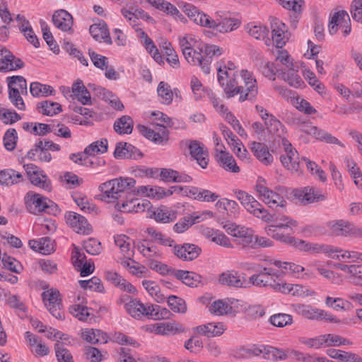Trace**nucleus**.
Segmentation results:
<instances>
[{
	"mask_svg": "<svg viewBox=\"0 0 362 362\" xmlns=\"http://www.w3.org/2000/svg\"><path fill=\"white\" fill-rule=\"evenodd\" d=\"M135 184L136 181L133 178L119 177L101 184L99 189L103 193V198L108 199V202L119 201L128 198V196L146 194L147 187H136Z\"/></svg>",
	"mask_w": 362,
	"mask_h": 362,
	"instance_id": "nucleus-1",
	"label": "nucleus"
},
{
	"mask_svg": "<svg viewBox=\"0 0 362 362\" xmlns=\"http://www.w3.org/2000/svg\"><path fill=\"white\" fill-rule=\"evenodd\" d=\"M202 215H189L181 218L177 223L174 225V231L177 233H181L187 230L193 224L199 223L203 220Z\"/></svg>",
	"mask_w": 362,
	"mask_h": 362,
	"instance_id": "nucleus-38",
	"label": "nucleus"
},
{
	"mask_svg": "<svg viewBox=\"0 0 362 362\" xmlns=\"http://www.w3.org/2000/svg\"><path fill=\"white\" fill-rule=\"evenodd\" d=\"M30 92L34 97L47 96L54 94L55 90L49 85H43L39 82H33L30 85Z\"/></svg>",
	"mask_w": 362,
	"mask_h": 362,
	"instance_id": "nucleus-46",
	"label": "nucleus"
},
{
	"mask_svg": "<svg viewBox=\"0 0 362 362\" xmlns=\"http://www.w3.org/2000/svg\"><path fill=\"white\" fill-rule=\"evenodd\" d=\"M317 139L322 141H325L328 144H337L341 147H344V145L339 141L337 138L333 136L331 134L315 127V134H313Z\"/></svg>",
	"mask_w": 362,
	"mask_h": 362,
	"instance_id": "nucleus-61",
	"label": "nucleus"
},
{
	"mask_svg": "<svg viewBox=\"0 0 362 362\" xmlns=\"http://www.w3.org/2000/svg\"><path fill=\"white\" fill-rule=\"evenodd\" d=\"M264 125L267 132L275 137H279L282 139L284 129L282 124L279 120L276 119L274 116H271L267 120L264 122Z\"/></svg>",
	"mask_w": 362,
	"mask_h": 362,
	"instance_id": "nucleus-43",
	"label": "nucleus"
},
{
	"mask_svg": "<svg viewBox=\"0 0 362 362\" xmlns=\"http://www.w3.org/2000/svg\"><path fill=\"white\" fill-rule=\"evenodd\" d=\"M0 119L5 124H13L21 120V117L14 110L0 108Z\"/></svg>",
	"mask_w": 362,
	"mask_h": 362,
	"instance_id": "nucleus-60",
	"label": "nucleus"
},
{
	"mask_svg": "<svg viewBox=\"0 0 362 362\" xmlns=\"http://www.w3.org/2000/svg\"><path fill=\"white\" fill-rule=\"evenodd\" d=\"M295 197L301 201L304 204L313 203L325 199V197L313 187H306L302 189H298L294 193Z\"/></svg>",
	"mask_w": 362,
	"mask_h": 362,
	"instance_id": "nucleus-24",
	"label": "nucleus"
},
{
	"mask_svg": "<svg viewBox=\"0 0 362 362\" xmlns=\"http://www.w3.org/2000/svg\"><path fill=\"white\" fill-rule=\"evenodd\" d=\"M25 205L28 211L33 214L44 212L47 214L57 215L59 212L58 206L52 200L40 194L31 192H28L25 197Z\"/></svg>",
	"mask_w": 362,
	"mask_h": 362,
	"instance_id": "nucleus-3",
	"label": "nucleus"
},
{
	"mask_svg": "<svg viewBox=\"0 0 362 362\" xmlns=\"http://www.w3.org/2000/svg\"><path fill=\"white\" fill-rule=\"evenodd\" d=\"M240 24V21L237 18L226 17L218 21L212 19V23H210L209 28H213L219 33H226L238 29Z\"/></svg>",
	"mask_w": 362,
	"mask_h": 362,
	"instance_id": "nucleus-22",
	"label": "nucleus"
},
{
	"mask_svg": "<svg viewBox=\"0 0 362 362\" xmlns=\"http://www.w3.org/2000/svg\"><path fill=\"white\" fill-rule=\"evenodd\" d=\"M220 284L235 288H250V283L236 271H227L219 276Z\"/></svg>",
	"mask_w": 362,
	"mask_h": 362,
	"instance_id": "nucleus-18",
	"label": "nucleus"
},
{
	"mask_svg": "<svg viewBox=\"0 0 362 362\" xmlns=\"http://www.w3.org/2000/svg\"><path fill=\"white\" fill-rule=\"evenodd\" d=\"M135 195H132V197H129L128 198L121 199L117 202V209L124 213H130V212H136L138 213L139 207L137 206V199L134 198Z\"/></svg>",
	"mask_w": 362,
	"mask_h": 362,
	"instance_id": "nucleus-45",
	"label": "nucleus"
},
{
	"mask_svg": "<svg viewBox=\"0 0 362 362\" xmlns=\"http://www.w3.org/2000/svg\"><path fill=\"white\" fill-rule=\"evenodd\" d=\"M184 57L189 64L199 66L204 74H209L210 66H207L208 61L204 57L203 45L187 49Z\"/></svg>",
	"mask_w": 362,
	"mask_h": 362,
	"instance_id": "nucleus-15",
	"label": "nucleus"
},
{
	"mask_svg": "<svg viewBox=\"0 0 362 362\" xmlns=\"http://www.w3.org/2000/svg\"><path fill=\"white\" fill-rule=\"evenodd\" d=\"M271 216L273 220L270 222L274 223L265 228L267 234L279 241L281 236H291L290 234L293 233L292 228L297 226V221L284 215L273 214Z\"/></svg>",
	"mask_w": 362,
	"mask_h": 362,
	"instance_id": "nucleus-4",
	"label": "nucleus"
},
{
	"mask_svg": "<svg viewBox=\"0 0 362 362\" xmlns=\"http://www.w3.org/2000/svg\"><path fill=\"white\" fill-rule=\"evenodd\" d=\"M168 303L170 309L175 313H185L187 311L185 301L175 296H170L168 298Z\"/></svg>",
	"mask_w": 362,
	"mask_h": 362,
	"instance_id": "nucleus-62",
	"label": "nucleus"
},
{
	"mask_svg": "<svg viewBox=\"0 0 362 362\" xmlns=\"http://www.w3.org/2000/svg\"><path fill=\"white\" fill-rule=\"evenodd\" d=\"M64 217L66 223L77 233L88 235L92 232V227L84 216L69 211Z\"/></svg>",
	"mask_w": 362,
	"mask_h": 362,
	"instance_id": "nucleus-14",
	"label": "nucleus"
},
{
	"mask_svg": "<svg viewBox=\"0 0 362 362\" xmlns=\"http://www.w3.org/2000/svg\"><path fill=\"white\" fill-rule=\"evenodd\" d=\"M251 150L256 158L263 164L270 165L273 162V156L264 144L253 141L251 144Z\"/></svg>",
	"mask_w": 362,
	"mask_h": 362,
	"instance_id": "nucleus-31",
	"label": "nucleus"
},
{
	"mask_svg": "<svg viewBox=\"0 0 362 362\" xmlns=\"http://www.w3.org/2000/svg\"><path fill=\"white\" fill-rule=\"evenodd\" d=\"M247 356H260L267 360L275 361L284 359L286 355L280 349L270 346L253 345L251 348L245 350Z\"/></svg>",
	"mask_w": 362,
	"mask_h": 362,
	"instance_id": "nucleus-13",
	"label": "nucleus"
},
{
	"mask_svg": "<svg viewBox=\"0 0 362 362\" xmlns=\"http://www.w3.org/2000/svg\"><path fill=\"white\" fill-rule=\"evenodd\" d=\"M209 311L216 315H228L232 313L233 308L226 301L218 300L210 305Z\"/></svg>",
	"mask_w": 362,
	"mask_h": 362,
	"instance_id": "nucleus-49",
	"label": "nucleus"
},
{
	"mask_svg": "<svg viewBox=\"0 0 362 362\" xmlns=\"http://www.w3.org/2000/svg\"><path fill=\"white\" fill-rule=\"evenodd\" d=\"M129 239V238L126 235H118L115 238V242L116 245L120 248L124 257L131 259V257H133L134 252L130 250V244L127 242Z\"/></svg>",
	"mask_w": 362,
	"mask_h": 362,
	"instance_id": "nucleus-56",
	"label": "nucleus"
},
{
	"mask_svg": "<svg viewBox=\"0 0 362 362\" xmlns=\"http://www.w3.org/2000/svg\"><path fill=\"white\" fill-rule=\"evenodd\" d=\"M113 154L117 159H136L143 156L137 148L127 142L117 143Z\"/></svg>",
	"mask_w": 362,
	"mask_h": 362,
	"instance_id": "nucleus-19",
	"label": "nucleus"
},
{
	"mask_svg": "<svg viewBox=\"0 0 362 362\" xmlns=\"http://www.w3.org/2000/svg\"><path fill=\"white\" fill-rule=\"evenodd\" d=\"M89 32L95 40L101 41L103 40L108 44L112 43L110 33L105 22L91 25L89 28Z\"/></svg>",
	"mask_w": 362,
	"mask_h": 362,
	"instance_id": "nucleus-32",
	"label": "nucleus"
},
{
	"mask_svg": "<svg viewBox=\"0 0 362 362\" xmlns=\"http://www.w3.org/2000/svg\"><path fill=\"white\" fill-rule=\"evenodd\" d=\"M42 300L49 313L57 319L64 318L62 299L59 291L51 288L42 293Z\"/></svg>",
	"mask_w": 362,
	"mask_h": 362,
	"instance_id": "nucleus-10",
	"label": "nucleus"
},
{
	"mask_svg": "<svg viewBox=\"0 0 362 362\" xmlns=\"http://www.w3.org/2000/svg\"><path fill=\"white\" fill-rule=\"evenodd\" d=\"M127 311L134 318H141L143 316L150 317L151 305L144 304L136 299L131 300L125 304Z\"/></svg>",
	"mask_w": 362,
	"mask_h": 362,
	"instance_id": "nucleus-26",
	"label": "nucleus"
},
{
	"mask_svg": "<svg viewBox=\"0 0 362 362\" xmlns=\"http://www.w3.org/2000/svg\"><path fill=\"white\" fill-rule=\"evenodd\" d=\"M18 136L17 132L13 128L8 129L4 136V146L8 151H13L15 149L17 144Z\"/></svg>",
	"mask_w": 362,
	"mask_h": 362,
	"instance_id": "nucleus-58",
	"label": "nucleus"
},
{
	"mask_svg": "<svg viewBox=\"0 0 362 362\" xmlns=\"http://www.w3.org/2000/svg\"><path fill=\"white\" fill-rule=\"evenodd\" d=\"M235 194L245 209L255 217L267 223L273 220L271 214L252 195L243 190L235 191Z\"/></svg>",
	"mask_w": 362,
	"mask_h": 362,
	"instance_id": "nucleus-5",
	"label": "nucleus"
},
{
	"mask_svg": "<svg viewBox=\"0 0 362 362\" xmlns=\"http://www.w3.org/2000/svg\"><path fill=\"white\" fill-rule=\"evenodd\" d=\"M40 25L42 31L43 38L46 41L47 44L49 45L50 49L55 54H58L59 52V47L58 45L56 43L54 40L53 35L48 27L47 24L43 21H40Z\"/></svg>",
	"mask_w": 362,
	"mask_h": 362,
	"instance_id": "nucleus-52",
	"label": "nucleus"
},
{
	"mask_svg": "<svg viewBox=\"0 0 362 362\" xmlns=\"http://www.w3.org/2000/svg\"><path fill=\"white\" fill-rule=\"evenodd\" d=\"M327 226L330 232L337 236H348L350 230V223L344 220H334L329 221Z\"/></svg>",
	"mask_w": 362,
	"mask_h": 362,
	"instance_id": "nucleus-37",
	"label": "nucleus"
},
{
	"mask_svg": "<svg viewBox=\"0 0 362 362\" xmlns=\"http://www.w3.org/2000/svg\"><path fill=\"white\" fill-rule=\"evenodd\" d=\"M194 329L199 334L204 335L207 337H214L222 334L226 328L224 325L222 323L212 322L197 326L194 327Z\"/></svg>",
	"mask_w": 362,
	"mask_h": 362,
	"instance_id": "nucleus-29",
	"label": "nucleus"
},
{
	"mask_svg": "<svg viewBox=\"0 0 362 362\" xmlns=\"http://www.w3.org/2000/svg\"><path fill=\"white\" fill-rule=\"evenodd\" d=\"M216 158L218 162L225 170L233 173L240 171V168L237 165L235 158L229 152H221V154Z\"/></svg>",
	"mask_w": 362,
	"mask_h": 362,
	"instance_id": "nucleus-41",
	"label": "nucleus"
},
{
	"mask_svg": "<svg viewBox=\"0 0 362 362\" xmlns=\"http://www.w3.org/2000/svg\"><path fill=\"white\" fill-rule=\"evenodd\" d=\"M27 158L33 160H40L41 162H49L52 160V156L48 151L42 148H39L35 145L27 153Z\"/></svg>",
	"mask_w": 362,
	"mask_h": 362,
	"instance_id": "nucleus-51",
	"label": "nucleus"
},
{
	"mask_svg": "<svg viewBox=\"0 0 362 362\" xmlns=\"http://www.w3.org/2000/svg\"><path fill=\"white\" fill-rule=\"evenodd\" d=\"M160 175L162 180L165 182H189L192 180L188 175L180 174L176 170L167 168H163Z\"/></svg>",
	"mask_w": 362,
	"mask_h": 362,
	"instance_id": "nucleus-34",
	"label": "nucleus"
},
{
	"mask_svg": "<svg viewBox=\"0 0 362 362\" xmlns=\"http://www.w3.org/2000/svg\"><path fill=\"white\" fill-rule=\"evenodd\" d=\"M256 189L259 199L269 208L274 209L279 207L285 209L286 207V201L279 194L269 189L265 185L264 180H258L256 185Z\"/></svg>",
	"mask_w": 362,
	"mask_h": 362,
	"instance_id": "nucleus-7",
	"label": "nucleus"
},
{
	"mask_svg": "<svg viewBox=\"0 0 362 362\" xmlns=\"http://www.w3.org/2000/svg\"><path fill=\"white\" fill-rule=\"evenodd\" d=\"M226 232L233 236L237 244L243 247H250L252 248L254 235L250 228L235 224H228L224 226Z\"/></svg>",
	"mask_w": 362,
	"mask_h": 362,
	"instance_id": "nucleus-11",
	"label": "nucleus"
},
{
	"mask_svg": "<svg viewBox=\"0 0 362 362\" xmlns=\"http://www.w3.org/2000/svg\"><path fill=\"white\" fill-rule=\"evenodd\" d=\"M79 284L84 289H90L100 293L104 292L105 290L101 280L97 276H93L89 280H81Z\"/></svg>",
	"mask_w": 362,
	"mask_h": 362,
	"instance_id": "nucleus-59",
	"label": "nucleus"
},
{
	"mask_svg": "<svg viewBox=\"0 0 362 362\" xmlns=\"http://www.w3.org/2000/svg\"><path fill=\"white\" fill-rule=\"evenodd\" d=\"M346 18L348 19L349 22H350L349 15L346 11H339L334 13V14L331 17V20L328 25L329 33L331 35H334L337 32L338 26H345V24L347 23Z\"/></svg>",
	"mask_w": 362,
	"mask_h": 362,
	"instance_id": "nucleus-36",
	"label": "nucleus"
},
{
	"mask_svg": "<svg viewBox=\"0 0 362 362\" xmlns=\"http://www.w3.org/2000/svg\"><path fill=\"white\" fill-rule=\"evenodd\" d=\"M108 142L106 139H102L91 143L85 148L83 153L88 156H93L96 153H104L107 151Z\"/></svg>",
	"mask_w": 362,
	"mask_h": 362,
	"instance_id": "nucleus-44",
	"label": "nucleus"
},
{
	"mask_svg": "<svg viewBox=\"0 0 362 362\" xmlns=\"http://www.w3.org/2000/svg\"><path fill=\"white\" fill-rule=\"evenodd\" d=\"M158 222L168 223L174 221L176 218L175 212L170 211L166 207L157 208L151 215Z\"/></svg>",
	"mask_w": 362,
	"mask_h": 362,
	"instance_id": "nucleus-47",
	"label": "nucleus"
},
{
	"mask_svg": "<svg viewBox=\"0 0 362 362\" xmlns=\"http://www.w3.org/2000/svg\"><path fill=\"white\" fill-rule=\"evenodd\" d=\"M189 153L197 163L202 168H206L209 163V154L205 146L198 141H192L189 145Z\"/></svg>",
	"mask_w": 362,
	"mask_h": 362,
	"instance_id": "nucleus-20",
	"label": "nucleus"
},
{
	"mask_svg": "<svg viewBox=\"0 0 362 362\" xmlns=\"http://www.w3.org/2000/svg\"><path fill=\"white\" fill-rule=\"evenodd\" d=\"M174 255L182 261H192L197 258L201 252V248L194 244L184 243L173 246Z\"/></svg>",
	"mask_w": 362,
	"mask_h": 362,
	"instance_id": "nucleus-17",
	"label": "nucleus"
},
{
	"mask_svg": "<svg viewBox=\"0 0 362 362\" xmlns=\"http://www.w3.org/2000/svg\"><path fill=\"white\" fill-rule=\"evenodd\" d=\"M16 83L12 81L9 86V91H8V98L11 103L19 110H25V105L21 97V93H19V91L15 86Z\"/></svg>",
	"mask_w": 362,
	"mask_h": 362,
	"instance_id": "nucleus-50",
	"label": "nucleus"
},
{
	"mask_svg": "<svg viewBox=\"0 0 362 362\" xmlns=\"http://www.w3.org/2000/svg\"><path fill=\"white\" fill-rule=\"evenodd\" d=\"M23 168L31 183L47 191L51 190V182L44 172L34 164L24 165Z\"/></svg>",
	"mask_w": 362,
	"mask_h": 362,
	"instance_id": "nucleus-12",
	"label": "nucleus"
},
{
	"mask_svg": "<svg viewBox=\"0 0 362 362\" xmlns=\"http://www.w3.org/2000/svg\"><path fill=\"white\" fill-rule=\"evenodd\" d=\"M185 8L186 14L196 24L209 28L210 23H212L211 18L209 16L199 11V9L195 6L187 4L185 6Z\"/></svg>",
	"mask_w": 362,
	"mask_h": 362,
	"instance_id": "nucleus-27",
	"label": "nucleus"
},
{
	"mask_svg": "<svg viewBox=\"0 0 362 362\" xmlns=\"http://www.w3.org/2000/svg\"><path fill=\"white\" fill-rule=\"evenodd\" d=\"M269 322L272 325L279 327H283L293 322V317L291 315L278 313L271 316Z\"/></svg>",
	"mask_w": 362,
	"mask_h": 362,
	"instance_id": "nucleus-63",
	"label": "nucleus"
},
{
	"mask_svg": "<svg viewBox=\"0 0 362 362\" xmlns=\"http://www.w3.org/2000/svg\"><path fill=\"white\" fill-rule=\"evenodd\" d=\"M133 119L128 115H123L117 119L113 126L115 131L119 134H131L133 130Z\"/></svg>",
	"mask_w": 362,
	"mask_h": 362,
	"instance_id": "nucleus-39",
	"label": "nucleus"
},
{
	"mask_svg": "<svg viewBox=\"0 0 362 362\" xmlns=\"http://www.w3.org/2000/svg\"><path fill=\"white\" fill-rule=\"evenodd\" d=\"M240 76L244 81L245 86H238L234 78L235 76H232L225 81V84L221 86L224 93L228 98H232L239 93V100L240 102L254 100L258 93L256 79L253 77L252 74L247 70H242Z\"/></svg>",
	"mask_w": 362,
	"mask_h": 362,
	"instance_id": "nucleus-2",
	"label": "nucleus"
},
{
	"mask_svg": "<svg viewBox=\"0 0 362 362\" xmlns=\"http://www.w3.org/2000/svg\"><path fill=\"white\" fill-rule=\"evenodd\" d=\"M285 9L291 12L289 15L291 25L296 28L305 6L304 0H276Z\"/></svg>",
	"mask_w": 362,
	"mask_h": 362,
	"instance_id": "nucleus-16",
	"label": "nucleus"
},
{
	"mask_svg": "<svg viewBox=\"0 0 362 362\" xmlns=\"http://www.w3.org/2000/svg\"><path fill=\"white\" fill-rule=\"evenodd\" d=\"M136 129L144 137L155 143L163 144L168 141V138L160 136L158 133L155 132L144 125L138 124Z\"/></svg>",
	"mask_w": 362,
	"mask_h": 362,
	"instance_id": "nucleus-48",
	"label": "nucleus"
},
{
	"mask_svg": "<svg viewBox=\"0 0 362 362\" xmlns=\"http://www.w3.org/2000/svg\"><path fill=\"white\" fill-rule=\"evenodd\" d=\"M23 180V175L13 169H5L0 170L1 185L10 186L21 182Z\"/></svg>",
	"mask_w": 362,
	"mask_h": 362,
	"instance_id": "nucleus-33",
	"label": "nucleus"
},
{
	"mask_svg": "<svg viewBox=\"0 0 362 362\" xmlns=\"http://www.w3.org/2000/svg\"><path fill=\"white\" fill-rule=\"evenodd\" d=\"M281 144L284 148L286 154L280 156L281 163L292 173L298 175H301V165L303 164L298 160V154L297 151L292 148L291 144L286 138H282Z\"/></svg>",
	"mask_w": 362,
	"mask_h": 362,
	"instance_id": "nucleus-9",
	"label": "nucleus"
},
{
	"mask_svg": "<svg viewBox=\"0 0 362 362\" xmlns=\"http://www.w3.org/2000/svg\"><path fill=\"white\" fill-rule=\"evenodd\" d=\"M280 241L291 245L300 251L309 253H325L328 255L332 252V246L328 245H318L310 243L300 239H296L293 236H281Z\"/></svg>",
	"mask_w": 362,
	"mask_h": 362,
	"instance_id": "nucleus-8",
	"label": "nucleus"
},
{
	"mask_svg": "<svg viewBox=\"0 0 362 362\" xmlns=\"http://www.w3.org/2000/svg\"><path fill=\"white\" fill-rule=\"evenodd\" d=\"M320 340L322 341V345L326 346H339L341 344H349V341L337 334H328L320 336Z\"/></svg>",
	"mask_w": 362,
	"mask_h": 362,
	"instance_id": "nucleus-55",
	"label": "nucleus"
},
{
	"mask_svg": "<svg viewBox=\"0 0 362 362\" xmlns=\"http://www.w3.org/2000/svg\"><path fill=\"white\" fill-rule=\"evenodd\" d=\"M37 109L44 115L53 116L62 111V106L58 103L45 100L37 103Z\"/></svg>",
	"mask_w": 362,
	"mask_h": 362,
	"instance_id": "nucleus-40",
	"label": "nucleus"
},
{
	"mask_svg": "<svg viewBox=\"0 0 362 362\" xmlns=\"http://www.w3.org/2000/svg\"><path fill=\"white\" fill-rule=\"evenodd\" d=\"M271 28L272 40L276 47L278 48L283 47L286 45L285 33L287 30V26L279 19L274 18L271 21Z\"/></svg>",
	"mask_w": 362,
	"mask_h": 362,
	"instance_id": "nucleus-25",
	"label": "nucleus"
},
{
	"mask_svg": "<svg viewBox=\"0 0 362 362\" xmlns=\"http://www.w3.org/2000/svg\"><path fill=\"white\" fill-rule=\"evenodd\" d=\"M52 22L58 29L64 32H73V17L65 10L55 11L52 16Z\"/></svg>",
	"mask_w": 362,
	"mask_h": 362,
	"instance_id": "nucleus-21",
	"label": "nucleus"
},
{
	"mask_svg": "<svg viewBox=\"0 0 362 362\" xmlns=\"http://www.w3.org/2000/svg\"><path fill=\"white\" fill-rule=\"evenodd\" d=\"M247 32L248 34L256 40H264L268 37L269 30L263 25H247Z\"/></svg>",
	"mask_w": 362,
	"mask_h": 362,
	"instance_id": "nucleus-57",
	"label": "nucleus"
},
{
	"mask_svg": "<svg viewBox=\"0 0 362 362\" xmlns=\"http://www.w3.org/2000/svg\"><path fill=\"white\" fill-rule=\"evenodd\" d=\"M157 92L158 96L162 98V103L163 104L169 105L172 103L173 92L168 83L164 81L160 82L157 88Z\"/></svg>",
	"mask_w": 362,
	"mask_h": 362,
	"instance_id": "nucleus-53",
	"label": "nucleus"
},
{
	"mask_svg": "<svg viewBox=\"0 0 362 362\" xmlns=\"http://www.w3.org/2000/svg\"><path fill=\"white\" fill-rule=\"evenodd\" d=\"M89 156L84 153H78L71 154L69 158L75 163L93 168L103 166L105 164V161L103 159L99 158H90Z\"/></svg>",
	"mask_w": 362,
	"mask_h": 362,
	"instance_id": "nucleus-28",
	"label": "nucleus"
},
{
	"mask_svg": "<svg viewBox=\"0 0 362 362\" xmlns=\"http://www.w3.org/2000/svg\"><path fill=\"white\" fill-rule=\"evenodd\" d=\"M148 2L155 8L173 16H182L179 10L171 3L164 0H148Z\"/></svg>",
	"mask_w": 362,
	"mask_h": 362,
	"instance_id": "nucleus-42",
	"label": "nucleus"
},
{
	"mask_svg": "<svg viewBox=\"0 0 362 362\" xmlns=\"http://www.w3.org/2000/svg\"><path fill=\"white\" fill-rule=\"evenodd\" d=\"M328 257L345 262L362 263V254L356 251L337 250L332 246V252Z\"/></svg>",
	"mask_w": 362,
	"mask_h": 362,
	"instance_id": "nucleus-23",
	"label": "nucleus"
},
{
	"mask_svg": "<svg viewBox=\"0 0 362 362\" xmlns=\"http://www.w3.org/2000/svg\"><path fill=\"white\" fill-rule=\"evenodd\" d=\"M56 356L59 362H74L73 356L69 351L58 341L54 345Z\"/></svg>",
	"mask_w": 362,
	"mask_h": 362,
	"instance_id": "nucleus-64",
	"label": "nucleus"
},
{
	"mask_svg": "<svg viewBox=\"0 0 362 362\" xmlns=\"http://www.w3.org/2000/svg\"><path fill=\"white\" fill-rule=\"evenodd\" d=\"M146 233L159 244L173 247L174 240L163 235L161 232L156 230L154 228L150 227L146 229Z\"/></svg>",
	"mask_w": 362,
	"mask_h": 362,
	"instance_id": "nucleus-54",
	"label": "nucleus"
},
{
	"mask_svg": "<svg viewBox=\"0 0 362 362\" xmlns=\"http://www.w3.org/2000/svg\"><path fill=\"white\" fill-rule=\"evenodd\" d=\"M83 339L91 344H106L108 341L107 334L100 329H90L83 333Z\"/></svg>",
	"mask_w": 362,
	"mask_h": 362,
	"instance_id": "nucleus-35",
	"label": "nucleus"
},
{
	"mask_svg": "<svg viewBox=\"0 0 362 362\" xmlns=\"http://www.w3.org/2000/svg\"><path fill=\"white\" fill-rule=\"evenodd\" d=\"M106 279L120 289L129 293L136 292V288L127 280L123 279L119 274L112 271L105 272Z\"/></svg>",
	"mask_w": 362,
	"mask_h": 362,
	"instance_id": "nucleus-30",
	"label": "nucleus"
},
{
	"mask_svg": "<svg viewBox=\"0 0 362 362\" xmlns=\"http://www.w3.org/2000/svg\"><path fill=\"white\" fill-rule=\"evenodd\" d=\"M293 310L302 317L311 320L322 321L325 320L329 322L339 323L340 320L337 319L331 313L328 312L313 308L309 305H304L300 303L293 304Z\"/></svg>",
	"mask_w": 362,
	"mask_h": 362,
	"instance_id": "nucleus-6",
	"label": "nucleus"
}]
</instances>
